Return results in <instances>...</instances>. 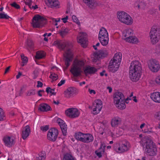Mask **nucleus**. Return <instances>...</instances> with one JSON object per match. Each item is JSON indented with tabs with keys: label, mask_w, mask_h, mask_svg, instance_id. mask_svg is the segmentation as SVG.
<instances>
[{
	"label": "nucleus",
	"mask_w": 160,
	"mask_h": 160,
	"mask_svg": "<svg viewBox=\"0 0 160 160\" xmlns=\"http://www.w3.org/2000/svg\"><path fill=\"white\" fill-rule=\"evenodd\" d=\"M46 158V154L44 152L39 153L35 157V160H45Z\"/></svg>",
	"instance_id": "33"
},
{
	"label": "nucleus",
	"mask_w": 160,
	"mask_h": 160,
	"mask_svg": "<svg viewBox=\"0 0 160 160\" xmlns=\"http://www.w3.org/2000/svg\"><path fill=\"white\" fill-rule=\"evenodd\" d=\"M106 147L105 143L103 142H101L100 147L99 149L101 150H103V151L105 152V149Z\"/></svg>",
	"instance_id": "49"
},
{
	"label": "nucleus",
	"mask_w": 160,
	"mask_h": 160,
	"mask_svg": "<svg viewBox=\"0 0 160 160\" xmlns=\"http://www.w3.org/2000/svg\"><path fill=\"white\" fill-rule=\"evenodd\" d=\"M69 28L65 26L60 27V28L58 31V33L62 38L69 33Z\"/></svg>",
	"instance_id": "21"
},
{
	"label": "nucleus",
	"mask_w": 160,
	"mask_h": 160,
	"mask_svg": "<svg viewBox=\"0 0 160 160\" xmlns=\"http://www.w3.org/2000/svg\"><path fill=\"white\" fill-rule=\"evenodd\" d=\"M102 107V104L101 101L99 99L95 100L92 107V113L94 115L97 114L101 111Z\"/></svg>",
	"instance_id": "11"
},
{
	"label": "nucleus",
	"mask_w": 160,
	"mask_h": 160,
	"mask_svg": "<svg viewBox=\"0 0 160 160\" xmlns=\"http://www.w3.org/2000/svg\"><path fill=\"white\" fill-rule=\"evenodd\" d=\"M124 40L127 42L132 43H137L139 42L138 38L133 36L126 37L124 38Z\"/></svg>",
	"instance_id": "26"
},
{
	"label": "nucleus",
	"mask_w": 160,
	"mask_h": 160,
	"mask_svg": "<svg viewBox=\"0 0 160 160\" xmlns=\"http://www.w3.org/2000/svg\"><path fill=\"white\" fill-rule=\"evenodd\" d=\"M86 60L84 58H76L74 61L70 71L74 76L80 75L84 72L85 75L94 74L97 71L94 67L86 66Z\"/></svg>",
	"instance_id": "1"
},
{
	"label": "nucleus",
	"mask_w": 160,
	"mask_h": 160,
	"mask_svg": "<svg viewBox=\"0 0 160 160\" xmlns=\"http://www.w3.org/2000/svg\"><path fill=\"white\" fill-rule=\"evenodd\" d=\"M142 68L140 62L138 60L132 61L129 67V75L131 80L137 82L141 77Z\"/></svg>",
	"instance_id": "3"
},
{
	"label": "nucleus",
	"mask_w": 160,
	"mask_h": 160,
	"mask_svg": "<svg viewBox=\"0 0 160 160\" xmlns=\"http://www.w3.org/2000/svg\"><path fill=\"white\" fill-rule=\"evenodd\" d=\"M103 150H101L98 149L95 151V153L98 158H100L102 157V155L104 153Z\"/></svg>",
	"instance_id": "38"
},
{
	"label": "nucleus",
	"mask_w": 160,
	"mask_h": 160,
	"mask_svg": "<svg viewBox=\"0 0 160 160\" xmlns=\"http://www.w3.org/2000/svg\"><path fill=\"white\" fill-rule=\"evenodd\" d=\"M107 89L108 90L109 92L110 93L112 92V89L111 88L109 87H107Z\"/></svg>",
	"instance_id": "63"
},
{
	"label": "nucleus",
	"mask_w": 160,
	"mask_h": 160,
	"mask_svg": "<svg viewBox=\"0 0 160 160\" xmlns=\"http://www.w3.org/2000/svg\"><path fill=\"white\" fill-rule=\"evenodd\" d=\"M72 19L73 21L76 23L79 26L80 25V22L78 18L76 16L74 15H72Z\"/></svg>",
	"instance_id": "39"
},
{
	"label": "nucleus",
	"mask_w": 160,
	"mask_h": 160,
	"mask_svg": "<svg viewBox=\"0 0 160 160\" xmlns=\"http://www.w3.org/2000/svg\"><path fill=\"white\" fill-rule=\"evenodd\" d=\"M10 17L5 12L0 13V19H8Z\"/></svg>",
	"instance_id": "42"
},
{
	"label": "nucleus",
	"mask_w": 160,
	"mask_h": 160,
	"mask_svg": "<svg viewBox=\"0 0 160 160\" xmlns=\"http://www.w3.org/2000/svg\"><path fill=\"white\" fill-rule=\"evenodd\" d=\"M35 93V92L34 89H32L29 91L27 93L28 96H31L34 95Z\"/></svg>",
	"instance_id": "47"
},
{
	"label": "nucleus",
	"mask_w": 160,
	"mask_h": 160,
	"mask_svg": "<svg viewBox=\"0 0 160 160\" xmlns=\"http://www.w3.org/2000/svg\"><path fill=\"white\" fill-rule=\"evenodd\" d=\"M98 38L101 44L103 46H106L108 43L109 36L108 32L104 28H102L99 32Z\"/></svg>",
	"instance_id": "8"
},
{
	"label": "nucleus",
	"mask_w": 160,
	"mask_h": 160,
	"mask_svg": "<svg viewBox=\"0 0 160 160\" xmlns=\"http://www.w3.org/2000/svg\"><path fill=\"white\" fill-rule=\"evenodd\" d=\"M57 122L59 125L60 126H61L62 125L64 124L65 123L64 121L60 118L58 119Z\"/></svg>",
	"instance_id": "48"
},
{
	"label": "nucleus",
	"mask_w": 160,
	"mask_h": 160,
	"mask_svg": "<svg viewBox=\"0 0 160 160\" xmlns=\"http://www.w3.org/2000/svg\"><path fill=\"white\" fill-rule=\"evenodd\" d=\"M38 84L37 85V87H42L43 84L42 83L40 82L39 81H38L37 82Z\"/></svg>",
	"instance_id": "57"
},
{
	"label": "nucleus",
	"mask_w": 160,
	"mask_h": 160,
	"mask_svg": "<svg viewBox=\"0 0 160 160\" xmlns=\"http://www.w3.org/2000/svg\"><path fill=\"white\" fill-rule=\"evenodd\" d=\"M30 129L29 127L27 125L23 129L22 132V138L25 139L29 135Z\"/></svg>",
	"instance_id": "25"
},
{
	"label": "nucleus",
	"mask_w": 160,
	"mask_h": 160,
	"mask_svg": "<svg viewBox=\"0 0 160 160\" xmlns=\"http://www.w3.org/2000/svg\"><path fill=\"white\" fill-rule=\"evenodd\" d=\"M88 92L91 95H93L96 94V92L94 90L91 89L90 88L88 89Z\"/></svg>",
	"instance_id": "54"
},
{
	"label": "nucleus",
	"mask_w": 160,
	"mask_h": 160,
	"mask_svg": "<svg viewBox=\"0 0 160 160\" xmlns=\"http://www.w3.org/2000/svg\"><path fill=\"white\" fill-rule=\"evenodd\" d=\"M113 102L118 109H123L126 108L125 98L123 94L119 92L114 93L113 95Z\"/></svg>",
	"instance_id": "5"
},
{
	"label": "nucleus",
	"mask_w": 160,
	"mask_h": 160,
	"mask_svg": "<svg viewBox=\"0 0 160 160\" xmlns=\"http://www.w3.org/2000/svg\"><path fill=\"white\" fill-rule=\"evenodd\" d=\"M58 134V130L57 129L52 128L50 129L47 134L48 139L52 141H55L56 140Z\"/></svg>",
	"instance_id": "13"
},
{
	"label": "nucleus",
	"mask_w": 160,
	"mask_h": 160,
	"mask_svg": "<svg viewBox=\"0 0 160 160\" xmlns=\"http://www.w3.org/2000/svg\"><path fill=\"white\" fill-rule=\"evenodd\" d=\"M26 44L28 48H32L33 45V43L32 41L28 40L26 42Z\"/></svg>",
	"instance_id": "41"
},
{
	"label": "nucleus",
	"mask_w": 160,
	"mask_h": 160,
	"mask_svg": "<svg viewBox=\"0 0 160 160\" xmlns=\"http://www.w3.org/2000/svg\"><path fill=\"white\" fill-rule=\"evenodd\" d=\"M133 33V31L130 28H127L125 29L123 32V36L124 37H128L132 36Z\"/></svg>",
	"instance_id": "31"
},
{
	"label": "nucleus",
	"mask_w": 160,
	"mask_h": 160,
	"mask_svg": "<svg viewBox=\"0 0 160 160\" xmlns=\"http://www.w3.org/2000/svg\"><path fill=\"white\" fill-rule=\"evenodd\" d=\"M75 137L76 139L84 143H88L93 140V136L89 133H84L78 132L75 134Z\"/></svg>",
	"instance_id": "7"
},
{
	"label": "nucleus",
	"mask_w": 160,
	"mask_h": 160,
	"mask_svg": "<svg viewBox=\"0 0 160 160\" xmlns=\"http://www.w3.org/2000/svg\"><path fill=\"white\" fill-rule=\"evenodd\" d=\"M99 58V57L97 53H94L91 57V58L93 62H96Z\"/></svg>",
	"instance_id": "43"
},
{
	"label": "nucleus",
	"mask_w": 160,
	"mask_h": 160,
	"mask_svg": "<svg viewBox=\"0 0 160 160\" xmlns=\"http://www.w3.org/2000/svg\"><path fill=\"white\" fill-rule=\"evenodd\" d=\"M149 37L152 44H155L159 41L160 34L157 27L153 26L152 27L149 33Z\"/></svg>",
	"instance_id": "10"
},
{
	"label": "nucleus",
	"mask_w": 160,
	"mask_h": 160,
	"mask_svg": "<svg viewBox=\"0 0 160 160\" xmlns=\"http://www.w3.org/2000/svg\"><path fill=\"white\" fill-rule=\"evenodd\" d=\"M121 118L118 117H115L113 118L111 121V124L112 127H116L118 126L121 122Z\"/></svg>",
	"instance_id": "28"
},
{
	"label": "nucleus",
	"mask_w": 160,
	"mask_h": 160,
	"mask_svg": "<svg viewBox=\"0 0 160 160\" xmlns=\"http://www.w3.org/2000/svg\"><path fill=\"white\" fill-rule=\"evenodd\" d=\"M67 116L71 118L78 117L80 114L79 111L76 108H69L65 111Z\"/></svg>",
	"instance_id": "15"
},
{
	"label": "nucleus",
	"mask_w": 160,
	"mask_h": 160,
	"mask_svg": "<svg viewBox=\"0 0 160 160\" xmlns=\"http://www.w3.org/2000/svg\"><path fill=\"white\" fill-rule=\"evenodd\" d=\"M151 98L155 102L160 103V92H153L151 94Z\"/></svg>",
	"instance_id": "23"
},
{
	"label": "nucleus",
	"mask_w": 160,
	"mask_h": 160,
	"mask_svg": "<svg viewBox=\"0 0 160 160\" xmlns=\"http://www.w3.org/2000/svg\"><path fill=\"white\" fill-rule=\"evenodd\" d=\"M122 58V53L120 52H118L115 54L113 58L111 60L121 63Z\"/></svg>",
	"instance_id": "30"
},
{
	"label": "nucleus",
	"mask_w": 160,
	"mask_h": 160,
	"mask_svg": "<svg viewBox=\"0 0 160 160\" xmlns=\"http://www.w3.org/2000/svg\"><path fill=\"white\" fill-rule=\"evenodd\" d=\"M68 16H63L61 18V20L64 23H66L68 21Z\"/></svg>",
	"instance_id": "51"
},
{
	"label": "nucleus",
	"mask_w": 160,
	"mask_h": 160,
	"mask_svg": "<svg viewBox=\"0 0 160 160\" xmlns=\"http://www.w3.org/2000/svg\"><path fill=\"white\" fill-rule=\"evenodd\" d=\"M155 81L157 84L160 85V74L157 77Z\"/></svg>",
	"instance_id": "53"
},
{
	"label": "nucleus",
	"mask_w": 160,
	"mask_h": 160,
	"mask_svg": "<svg viewBox=\"0 0 160 160\" xmlns=\"http://www.w3.org/2000/svg\"><path fill=\"white\" fill-rule=\"evenodd\" d=\"M52 69L53 71H55V70L58 71L59 69L56 66H53L52 68Z\"/></svg>",
	"instance_id": "59"
},
{
	"label": "nucleus",
	"mask_w": 160,
	"mask_h": 160,
	"mask_svg": "<svg viewBox=\"0 0 160 160\" xmlns=\"http://www.w3.org/2000/svg\"><path fill=\"white\" fill-rule=\"evenodd\" d=\"M5 114L3 110L0 108V121L4 120L5 118Z\"/></svg>",
	"instance_id": "44"
},
{
	"label": "nucleus",
	"mask_w": 160,
	"mask_h": 160,
	"mask_svg": "<svg viewBox=\"0 0 160 160\" xmlns=\"http://www.w3.org/2000/svg\"><path fill=\"white\" fill-rule=\"evenodd\" d=\"M46 55L45 53L43 51H38L36 53L35 58L37 59H41L44 58Z\"/></svg>",
	"instance_id": "32"
},
{
	"label": "nucleus",
	"mask_w": 160,
	"mask_h": 160,
	"mask_svg": "<svg viewBox=\"0 0 160 160\" xmlns=\"http://www.w3.org/2000/svg\"><path fill=\"white\" fill-rule=\"evenodd\" d=\"M100 53L102 54V56L105 57L108 54V51L106 49H103L101 51Z\"/></svg>",
	"instance_id": "46"
},
{
	"label": "nucleus",
	"mask_w": 160,
	"mask_h": 160,
	"mask_svg": "<svg viewBox=\"0 0 160 160\" xmlns=\"http://www.w3.org/2000/svg\"><path fill=\"white\" fill-rule=\"evenodd\" d=\"M41 129L43 132H45L48 129V127L47 125L41 127Z\"/></svg>",
	"instance_id": "52"
},
{
	"label": "nucleus",
	"mask_w": 160,
	"mask_h": 160,
	"mask_svg": "<svg viewBox=\"0 0 160 160\" xmlns=\"http://www.w3.org/2000/svg\"><path fill=\"white\" fill-rule=\"evenodd\" d=\"M148 66L152 72H157L160 68L158 62L155 59H151L148 62Z\"/></svg>",
	"instance_id": "12"
},
{
	"label": "nucleus",
	"mask_w": 160,
	"mask_h": 160,
	"mask_svg": "<svg viewBox=\"0 0 160 160\" xmlns=\"http://www.w3.org/2000/svg\"><path fill=\"white\" fill-rule=\"evenodd\" d=\"M3 141L5 145L8 147H12L15 143V138L12 136H6L3 138Z\"/></svg>",
	"instance_id": "18"
},
{
	"label": "nucleus",
	"mask_w": 160,
	"mask_h": 160,
	"mask_svg": "<svg viewBox=\"0 0 160 160\" xmlns=\"http://www.w3.org/2000/svg\"><path fill=\"white\" fill-rule=\"evenodd\" d=\"M139 142L141 146H145V151L148 155L152 156L156 155L157 153V147L153 144L152 141L148 137L143 138Z\"/></svg>",
	"instance_id": "4"
},
{
	"label": "nucleus",
	"mask_w": 160,
	"mask_h": 160,
	"mask_svg": "<svg viewBox=\"0 0 160 160\" xmlns=\"http://www.w3.org/2000/svg\"><path fill=\"white\" fill-rule=\"evenodd\" d=\"M117 17L119 20L122 23L128 25L132 24L133 20L131 16L124 12H118Z\"/></svg>",
	"instance_id": "6"
},
{
	"label": "nucleus",
	"mask_w": 160,
	"mask_h": 160,
	"mask_svg": "<svg viewBox=\"0 0 160 160\" xmlns=\"http://www.w3.org/2000/svg\"><path fill=\"white\" fill-rule=\"evenodd\" d=\"M154 118L160 121L158 124V128L160 129V110L155 113L154 115Z\"/></svg>",
	"instance_id": "37"
},
{
	"label": "nucleus",
	"mask_w": 160,
	"mask_h": 160,
	"mask_svg": "<svg viewBox=\"0 0 160 160\" xmlns=\"http://www.w3.org/2000/svg\"><path fill=\"white\" fill-rule=\"evenodd\" d=\"M78 90L76 88L70 87L68 88L64 92L65 97L67 98H70L73 97L74 95L78 93Z\"/></svg>",
	"instance_id": "17"
},
{
	"label": "nucleus",
	"mask_w": 160,
	"mask_h": 160,
	"mask_svg": "<svg viewBox=\"0 0 160 160\" xmlns=\"http://www.w3.org/2000/svg\"><path fill=\"white\" fill-rule=\"evenodd\" d=\"M22 2H24L29 7L32 9L35 10L38 8L37 5L35 4V2L31 0H23Z\"/></svg>",
	"instance_id": "24"
},
{
	"label": "nucleus",
	"mask_w": 160,
	"mask_h": 160,
	"mask_svg": "<svg viewBox=\"0 0 160 160\" xmlns=\"http://www.w3.org/2000/svg\"><path fill=\"white\" fill-rule=\"evenodd\" d=\"M63 160H75L74 157L70 154L66 153L64 155Z\"/></svg>",
	"instance_id": "35"
},
{
	"label": "nucleus",
	"mask_w": 160,
	"mask_h": 160,
	"mask_svg": "<svg viewBox=\"0 0 160 160\" xmlns=\"http://www.w3.org/2000/svg\"><path fill=\"white\" fill-rule=\"evenodd\" d=\"M46 91L48 93H50L53 95L55 94L54 89H52L49 87H48L47 88Z\"/></svg>",
	"instance_id": "45"
},
{
	"label": "nucleus",
	"mask_w": 160,
	"mask_h": 160,
	"mask_svg": "<svg viewBox=\"0 0 160 160\" xmlns=\"http://www.w3.org/2000/svg\"><path fill=\"white\" fill-rule=\"evenodd\" d=\"M45 22L44 18L39 15H36L32 19V25L34 28H40L44 26Z\"/></svg>",
	"instance_id": "9"
},
{
	"label": "nucleus",
	"mask_w": 160,
	"mask_h": 160,
	"mask_svg": "<svg viewBox=\"0 0 160 160\" xmlns=\"http://www.w3.org/2000/svg\"><path fill=\"white\" fill-rule=\"evenodd\" d=\"M134 6L139 9H144L146 8V4L144 2L139 0L135 2Z\"/></svg>",
	"instance_id": "27"
},
{
	"label": "nucleus",
	"mask_w": 160,
	"mask_h": 160,
	"mask_svg": "<svg viewBox=\"0 0 160 160\" xmlns=\"http://www.w3.org/2000/svg\"><path fill=\"white\" fill-rule=\"evenodd\" d=\"M50 107L46 103H42L39 105V110L42 112H47L50 110Z\"/></svg>",
	"instance_id": "29"
},
{
	"label": "nucleus",
	"mask_w": 160,
	"mask_h": 160,
	"mask_svg": "<svg viewBox=\"0 0 160 160\" xmlns=\"http://www.w3.org/2000/svg\"><path fill=\"white\" fill-rule=\"evenodd\" d=\"M50 78L53 81L56 80L58 78V76L54 72H51Z\"/></svg>",
	"instance_id": "40"
},
{
	"label": "nucleus",
	"mask_w": 160,
	"mask_h": 160,
	"mask_svg": "<svg viewBox=\"0 0 160 160\" xmlns=\"http://www.w3.org/2000/svg\"><path fill=\"white\" fill-rule=\"evenodd\" d=\"M77 41L82 47L86 48L88 44L86 33L83 32H79L77 37Z\"/></svg>",
	"instance_id": "14"
},
{
	"label": "nucleus",
	"mask_w": 160,
	"mask_h": 160,
	"mask_svg": "<svg viewBox=\"0 0 160 160\" xmlns=\"http://www.w3.org/2000/svg\"><path fill=\"white\" fill-rule=\"evenodd\" d=\"M120 64V63L111 60L108 66V70L112 72H116L118 70Z\"/></svg>",
	"instance_id": "16"
},
{
	"label": "nucleus",
	"mask_w": 160,
	"mask_h": 160,
	"mask_svg": "<svg viewBox=\"0 0 160 160\" xmlns=\"http://www.w3.org/2000/svg\"><path fill=\"white\" fill-rule=\"evenodd\" d=\"M51 34H52L51 33H46L43 35V36H47L48 37L49 36H50L51 35Z\"/></svg>",
	"instance_id": "60"
},
{
	"label": "nucleus",
	"mask_w": 160,
	"mask_h": 160,
	"mask_svg": "<svg viewBox=\"0 0 160 160\" xmlns=\"http://www.w3.org/2000/svg\"><path fill=\"white\" fill-rule=\"evenodd\" d=\"M100 45V44L99 43H97L95 45L93 46V47L95 50H97V48L96 47L99 46Z\"/></svg>",
	"instance_id": "58"
},
{
	"label": "nucleus",
	"mask_w": 160,
	"mask_h": 160,
	"mask_svg": "<svg viewBox=\"0 0 160 160\" xmlns=\"http://www.w3.org/2000/svg\"><path fill=\"white\" fill-rule=\"evenodd\" d=\"M10 67L9 66V67H7L6 68V69L5 70V74H6V73H7V72H8L9 71V70L10 69Z\"/></svg>",
	"instance_id": "62"
},
{
	"label": "nucleus",
	"mask_w": 160,
	"mask_h": 160,
	"mask_svg": "<svg viewBox=\"0 0 160 160\" xmlns=\"http://www.w3.org/2000/svg\"><path fill=\"white\" fill-rule=\"evenodd\" d=\"M133 96V95H132V93L131 95L130 96V98H129V97H128L126 99V100H125V102H126V103H128V102H127V101L128 100H131V99L130 98L132 97Z\"/></svg>",
	"instance_id": "61"
},
{
	"label": "nucleus",
	"mask_w": 160,
	"mask_h": 160,
	"mask_svg": "<svg viewBox=\"0 0 160 160\" xmlns=\"http://www.w3.org/2000/svg\"><path fill=\"white\" fill-rule=\"evenodd\" d=\"M130 147L129 143L126 141H124L120 144L119 147L116 150L118 152H122L127 151Z\"/></svg>",
	"instance_id": "19"
},
{
	"label": "nucleus",
	"mask_w": 160,
	"mask_h": 160,
	"mask_svg": "<svg viewBox=\"0 0 160 160\" xmlns=\"http://www.w3.org/2000/svg\"><path fill=\"white\" fill-rule=\"evenodd\" d=\"M11 5L14 7L16 9H19L20 8L19 5L16 2H13V3L10 4Z\"/></svg>",
	"instance_id": "50"
},
{
	"label": "nucleus",
	"mask_w": 160,
	"mask_h": 160,
	"mask_svg": "<svg viewBox=\"0 0 160 160\" xmlns=\"http://www.w3.org/2000/svg\"><path fill=\"white\" fill-rule=\"evenodd\" d=\"M89 8H95L97 5V1L95 0H82Z\"/></svg>",
	"instance_id": "22"
},
{
	"label": "nucleus",
	"mask_w": 160,
	"mask_h": 160,
	"mask_svg": "<svg viewBox=\"0 0 160 160\" xmlns=\"http://www.w3.org/2000/svg\"><path fill=\"white\" fill-rule=\"evenodd\" d=\"M21 58L22 60V63H21V66H22L25 65L28 61L27 58L24 56L23 54H21Z\"/></svg>",
	"instance_id": "34"
},
{
	"label": "nucleus",
	"mask_w": 160,
	"mask_h": 160,
	"mask_svg": "<svg viewBox=\"0 0 160 160\" xmlns=\"http://www.w3.org/2000/svg\"><path fill=\"white\" fill-rule=\"evenodd\" d=\"M53 45L61 49L66 50L64 57L65 65L67 68L70 65L73 58V53L71 49L72 45L68 42H64L61 40L55 41Z\"/></svg>",
	"instance_id": "2"
},
{
	"label": "nucleus",
	"mask_w": 160,
	"mask_h": 160,
	"mask_svg": "<svg viewBox=\"0 0 160 160\" xmlns=\"http://www.w3.org/2000/svg\"><path fill=\"white\" fill-rule=\"evenodd\" d=\"M79 83L80 86H82L83 85L85 84L86 82L85 81H83L81 82H80Z\"/></svg>",
	"instance_id": "64"
},
{
	"label": "nucleus",
	"mask_w": 160,
	"mask_h": 160,
	"mask_svg": "<svg viewBox=\"0 0 160 160\" xmlns=\"http://www.w3.org/2000/svg\"><path fill=\"white\" fill-rule=\"evenodd\" d=\"M46 4L51 8H59V2L58 0H45Z\"/></svg>",
	"instance_id": "20"
},
{
	"label": "nucleus",
	"mask_w": 160,
	"mask_h": 160,
	"mask_svg": "<svg viewBox=\"0 0 160 160\" xmlns=\"http://www.w3.org/2000/svg\"><path fill=\"white\" fill-rule=\"evenodd\" d=\"M65 82V80H62L58 84V86H61Z\"/></svg>",
	"instance_id": "56"
},
{
	"label": "nucleus",
	"mask_w": 160,
	"mask_h": 160,
	"mask_svg": "<svg viewBox=\"0 0 160 160\" xmlns=\"http://www.w3.org/2000/svg\"><path fill=\"white\" fill-rule=\"evenodd\" d=\"M52 20L53 22V24H54L55 22H59L60 21V18H53L52 19Z\"/></svg>",
	"instance_id": "55"
},
{
	"label": "nucleus",
	"mask_w": 160,
	"mask_h": 160,
	"mask_svg": "<svg viewBox=\"0 0 160 160\" xmlns=\"http://www.w3.org/2000/svg\"><path fill=\"white\" fill-rule=\"evenodd\" d=\"M60 127L62 130L63 135L64 136H66L67 132V125L65 123L64 124L62 125Z\"/></svg>",
	"instance_id": "36"
}]
</instances>
